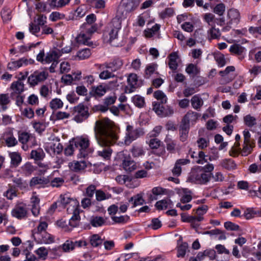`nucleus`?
Wrapping results in <instances>:
<instances>
[{"label": "nucleus", "mask_w": 261, "mask_h": 261, "mask_svg": "<svg viewBox=\"0 0 261 261\" xmlns=\"http://www.w3.org/2000/svg\"><path fill=\"white\" fill-rule=\"evenodd\" d=\"M178 58V56L176 53L173 52L170 54L169 56V62H168V65L169 68L175 71L176 70L178 64L177 63V59Z\"/></svg>", "instance_id": "obj_30"}, {"label": "nucleus", "mask_w": 261, "mask_h": 261, "mask_svg": "<svg viewBox=\"0 0 261 261\" xmlns=\"http://www.w3.org/2000/svg\"><path fill=\"white\" fill-rule=\"evenodd\" d=\"M199 71L200 70L198 67L192 63L189 64L186 68V72L193 76L197 75L199 72Z\"/></svg>", "instance_id": "obj_47"}, {"label": "nucleus", "mask_w": 261, "mask_h": 261, "mask_svg": "<svg viewBox=\"0 0 261 261\" xmlns=\"http://www.w3.org/2000/svg\"><path fill=\"white\" fill-rule=\"evenodd\" d=\"M49 106L52 110H56L63 107V102L60 98H55L49 102Z\"/></svg>", "instance_id": "obj_42"}, {"label": "nucleus", "mask_w": 261, "mask_h": 261, "mask_svg": "<svg viewBox=\"0 0 261 261\" xmlns=\"http://www.w3.org/2000/svg\"><path fill=\"white\" fill-rule=\"evenodd\" d=\"M11 99L9 94H0V106L3 111L7 109V105L10 103Z\"/></svg>", "instance_id": "obj_34"}, {"label": "nucleus", "mask_w": 261, "mask_h": 261, "mask_svg": "<svg viewBox=\"0 0 261 261\" xmlns=\"http://www.w3.org/2000/svg\"><path fill=\"white\" fill-rule=\"evenodd\" d=\"M254 147V142H249L245 143L244 142L243 149L241 150V154L243 156H247L250 154Z\"/></svg>", "instance_id": "obj_40"}, {"label": "nucleus", "mask_w": 261, "mask_h": 261, "mask_svg": "<svg viewBox=\"0 0 261 261\" xmlns=\"http://www.w3.org/2000/svg\"><path fill=\"white\" fill-rule=\"evenodd\" d=\"M50 183L48 178L44 177L36 176L31 178L30 181V186L31 187H35L36 185H41L44 186Z\"/></svg>", "instance_id": "obj_26"}, {"label": "nucleus", "mask_w": 261, "mask_h": 261, "mask_svg": "<svg viewBox=\"0 0 261 261\" xmlns=\"http://www.w3.org/2000/svg\"><path fill=\"white\" fill-rule=\"evenodd\" d=\"M9 156L11 159V164L13 167H16L21 163L22 158L19 153L11 152L9 154Z\"/></svg>", "instance_id": "obj_32"}, {"label": "nucleus", "mask_w": 261, "mask_h": 261, "mask_svg": "<svg viewBox=\"0 0 261 261\" xmlns=\"http://www.w3.org/2000/svg\"><path fill=\"white\" fill-rule=\"evenodd\" d=\"M160 25L155 24L151 29H148L145 31V36L147 37H151L155 34L160 30Z\"/></svg>", "instance_id": "obj_56"}, {"label": "nucleus", "mask_w": 261, "mask_h": 261, "mask_svg": "<svg viewBox=\"0 0 261 261\" xmlns=\"http://www.w3.org/2000/svg\"><path fill=\"white\" fill-rule=\"evenodd\" d=\"M91 50L89 48H85L77 52V57L80 60H85L91 55Z\"/></svg>", "instance_id": "obj_57"}, {"label": "nucleus", "mask_w": 261, "mask_h": 261, "mask_svg": "<svg viewBox=\"0 0 261 261\" xmlns=\"http://www.w3.org/2000/svg\"><path fill=\"white\" fill-rule=\"evenodd\" d=\"M188 249V244L187 243H184L182 244H181L178 247L177 256L178 257H184Z\"/></svg>", "instance_id": "obj_58"}, {"label": "nucleus", "mask_w": 261, "mask_h": 261, "mask_svg": "<svg viewBox=\"0 0 261 261\" xmlns=\"http://www.w3.org/2000/svg\"><path fill=\"white\" fill-rule=\"evenodd\" d=\"M18 140L22 144H31V147L36 144L35 137L31 134L25 132L18 133Z\"/></svg>", "instance_id": "obj_16"}, {"label": "nucleus", "mask_w": 261, "mask_h": 261, "mask_svg": "<svg viewBox=\"0 0 261 261\" xmlns=\"http://www.w3.org/2000/svg\"><path fill=\"white\" fill-rule=\"evenodd\" d=\"M96 186L91 184L86 188L84 195L86 197L92 198L94 194H96V191H97L96 190Z\"/></svg>", "instance_id": "obj_50"}, {"label": "nucleus", "mask_w": 261, "mask_h": 261, "mask_svg": "<svg viewBox=\"0 0 261 261\" xmlns=\"http://www.w3.org/2000/svg\"><path fill=\"white\" fill-rule=\"evenodd\" d=\"M227 17L229 19V24L238 23L239 21L240 13L234 9H231L227 12Z\"/></svg>", "instance_id": "obj_27"}, {"label": "nucleus", "mask_w": 261, "mask_h": 261, "mask_svg": "<svg viewBox=\"0 0 261 261\" xmlns=\"http://www.w3.org/2000/svg\"><path fill=\"white\" fill-rule=\"evenodd\" d=\"M51 117L55 120H63L68 118L70 117V114L65 112L58 111L53 114Z\"/></svg>", "instance_id": "obj_59"}, {"label": "nucleus", "mask_w": 261, "mask_h": 261, "mask_svg": "<svg viewBox=\"0 0 261 261\" xmlns=\"http://www.w3.org/2000/svg\"><path fill=\"white\" fill-rule=\"evenodd\" d=\"M48 76V73L45 70H36L28 77V82L31 86H35L44 81Z\"/></svg>", "instance_id": "obj_8"}, {"label": "nucleus", "mask_w": 261, "mask_h": 261, "mask_svg": "<svg viewBox=\"0 0 261 261\" xmlns=\"http://www.w3.org/2000/svg\"><path fill=\"white\" fill-rule=\"evenodd\" d=\"M90 244L93 247H97L102 243V240L98 234H93L90 238Z\"/></svg>", "instance_id": "obj_62"}, {"label": "nucleus", "mask_w": 261, "mask_h": 261, "mask_svg": "<svg viewBox=\"0 0 261 261\" xmlns=\"http://www.w3.org/2000/svg\"><path fill=\"white\" fill-rule=\"evenodd\" d=\"M118 157L122 161V166L125 171L131 172L136 169V164L131 159L127 151L120 152L118 153Z\"/></svg>", "instance_id": "obj_9"}, {"label": "nucleus", "mask_w": 261, "mask_h": 261, "mask_svg": "<svg viewBox=\"0 0 261 261\" xmlns=\"http://www.w3.org/2000/svg\"><path fill=\"white\" fill-rule=\"evenodd\" d=\"M60 199L58 201L63 206L69 205L67 211L69 214H72V216L69 220V225L72 227H75L79 225L81 217L80 213L79 202L75 199L69 198L67 195H61Z\"/></svg>", "instance_id": "obj_2"}, {"label": "nucleus", "mask_w": 261, "mask_h": 261, "mask_svg": "<svg viewBox=\"0 0 261 261\" xmlns=\"http://www.w3.org/2000/svg\"><path fill=\"white\" fill-rule=\"evenodd\" d=\"M35 240L39 243L50 244L54 242L55 238L46 231H43L41 233H33Z\"/></svg>", "instance_id": "obj_14"}, {"label": "nucleus", "mask_w": 261, "mask_h": 261, "mask_svg": "<svg viewBox=\"0 0 261 261\" xmlns=\"http://www.w3.org/2000/svg\"><path fill=\"white\" fill-rule=\"evenodd\" d=\"M158 65L155 63H151L147 65L145 70V77L149 79L156 69Z\"/></svg>", "instance_id": "obj_44"}, {"label": "nucleus", "mask_w": 261, "mask_h": 261, "mask_svg": "<svg viewBox=\"0 0 261 261\" xmlns=\"http://www.w3.org/2000/svg\"><path fill=\"white\" fill-rule=\"evenodd\" d=\"M27 214V207L24 204H20L16 205L12 211V215L18 219L26 218Z\"/></svg>", "instance_id": "obj_17"}, {"label": "nucleus", "mask_w": 261, "mask_h": 261, "mask_svg": "<svg viewBox=\"0 0 261 261\" xmlns=\"http://www.w3.org/2000/svg\"><path fill=\"white\" fill-rule=\"evenodd\" d=\"M70 169L74 172H78L84 170L87 167V164L85 161H73L69 164Z\"/></svg>", "instance_id": "obj_28"}, {"label": "nucleus", "mask_w": 261, "mask_h": 261, "mask_svg": "<svg viewBox=\"0 0 261 261\" xmlns=\"http://www.w3.org/2000/svg\"><path fill=\"white\" fill-rule=\"evenodd\" d=\"M123 64V61L121 59L117 58L113 60L110 62H106L104 63L102 66L103 68L109 69L113 72H115L121 69Z\"/></svg>", "instance_id": "obj_20"}, {"label": "nucleus", "mask_w": 261, "mask_h": 261, "mask_svg": "<svg viewBox=\"0 0 261 261\" xmlns=\"http://www.w3.org/2000/svg\"><path fill=\"white\" fill-rule=\"evenodd\" d=\"M94 132L98 144L102 147L97 151V155L104 160H110L112 153L110 146L117 140L116 134L107 124L100 121L95 122Z\"/></svg>", "instance_id": "obj_1"}, {"label": "nucleus", "mask_w": 261, "mask_h": 261, "mask_svg": "<svg viewBox=\"0 0 261 261\" xmlns=\"http://www.w3.org/2000/svg\"><path fill=\"white\" fill-rule=\"evenodd\" d=\"M198 116L199 114L197 113L189 111L182 119L190 124V122H195L198 119Z\"/></svg>", "instance_id": "obj_35"}, {"label": "nucleus", "mask_w": 261, "mask_h": 261, "mask_svg": "<svg viewBox=\"0 0 261 261\" xmlns=\"http://www.w3.org/2000/svg\"><path fill=\"white\" fill-rule=\"evenodd\" d=\"M128 202H133V207H136L138 205L143 204L144 203V200L143 199L142 196L141 194H138L130 197L128 200Z\"/></svg>", "instance_id": "obj_38"}, {"label": "nucleus", "mask_w": 261, "mask_h": 261, "mask_svg": "<svg viewBox=\"0 0 261 261\" xmlns=\"http://www.w3.org/2000/svg\"><path fill=\"white\" fill-rule=\"evenodd\" d=\"M143 135V132L140 129L135 128L133 126L128 125L126 128L124 143L126 145H129Z\"/></svg>", "instance_id": "obj_6"}, {"label": "nucleus", "mask_w": 261, "mask_h": 261, "mask_svg": "<svg viewBox=\"0 0 261 261\" xmlns=\"http://www.w3.org/2000/svg\"><path fill=\"white\" fill-rule=\"evenodd\" d=\"M154 97L159 100L161 101L162 103H165L167 102V98L166 95L160 90H158L153 93Z\"/></svg>", "instance_id": "obj_60"}, {"label": "nucleus", "mask_w": 261, "mask_h": 261, "mask_svg": "<svg viewBox=\"0 0 261 261\" xmlns=\"http://www.w3.org/2000/svg\"><path fill=\"white\" fill-rule=\"evenodd\" d=\"M127 86L125 88V92L131 93L141 86V83L138 80L135 73H130L127 78Z\"/></svg>", "instance_id": "obj_12"}, {"label": "nucleus", "mask_w": 261, "mask_h": 261, "mask_svg": "<svg viewBox=\"0 0 261 261\" xmlns=\"http://www.w3.org/2000/svg\"><path fill=\"white\" fill-rule=\"evenodd\" d=\"M87 243L84 240L74 241L72 239L66 240L64 244L59 246L64 252H68L73 250L76 247L86 246Z\"/></svg>", "instance_id": "obj_10"}, {"label": "nucleus", "mask_w": 261, "mask_h": 261, "mask_svg": "<svg viewBox=\"0 0 261 261\" xmlns=\"http://www.w3.org/2000/svg\"><path fill=\"white\" fill-rule=\"evenodd\" d=\"M86 22L83 24L82 27L86 30L91 32H95L97 30V26L94 23L96 20V16L94 14L88 15L86 17Z\"/></svg>", "instance_id": "obj_19"}, {"label": "nucleus", "mask_w": 261, "mask_h": 261, "mask_svg": "<svg viewBox=\"0 0 261 261\" xmlns=\"http://www.w3.org/2000/svg\"><path fill=\"white\" fill-rule=\"evenodd\" d=\"M61 57L60 49L55 48L47 53L45 57V63H50L53 62L58 61Z\"/></svg>", "instance_id": "obj_22"}, {"label": "nucleus", "mask_w": 261, "mask_h": 261, "mask_svg": "<svg viewBox=\"0 0 261 261\" xmlns=\"http://www.w3.org/2000/svg\"><path fill=\"white\" fill-rule=\"evenodd\" d=\"M34 60L31 59L22 58L16 61H11L8 64V68L11 70H15L21 67L27 66L29 64H33Z\"/></svg>", "instance_id": "obj_15"}, {"label": "nucleus", "mask_w": 261, "mask_h": 261, "mask_svg": "<svg viewBox=\"0 0 261 261\" xmlns=\"http://www.w3.org/2000/svg\"><path fill=\"white\" fill-rule=\"evenodd\" d=\"M96 199L98 201H101L106 199H108L111 197V195L109 193H105L101 190H98L96 191Z\"/></svg>", "instance_id": "obj_46"}, {"label": "nucleus", "mask_w": 261, "mask_h": 261, "mask_svg": "<svg viewBox=\"0 0 261 261\" xmlns=\"http://www.w3.org/2000/svg\"><path fill=\"white\" fill-rule=\"evenodd\" d=\"M90 222L92 226L94 227H99L105 223L106 221L103 218L101 217L96 216L93 217Z\"/></svg>", "instance_id": "obj_54"}, {"label": "nucleus", "mask_w": 261, "mask_h": 261, "mask_svg": "<svg viewBox=\"0 0 261 261\" xmlns=\"http://www.w3.org/2000/svg\"><path fill=\"white\" fill-rule=\"evenodd\" d=\"M235 67L233 66H227L224 70L219 71V74L226 80V83H229L232 80V77L229 78V74L230 72H233Z\"/></svg>", "instance_id": "obj_33"}, {"label": "nucleus", "mask_w": 261, "mask_h": 261, "mask_svg": "<svg viewBox=\"0 0 261 261\" xmlns=\"http://www.w3.org/2000/svg\"><path fill=\"white\" fill-rule=\"evenodd\" d=\"M140 0H123L121 7L117 11V16L120 18H125L127 13L134 11L138 7Z\"/></svg>", "instance_id": "obj_5"}, {"label": "nucleus", "mask_w": 261, "mask_h": 261, "mask_svg": "<svg viewBox=\"0 0 261 261\" xmlns=\"http://www.w3.org/2000/svg\"><path fill=\"white\" fill-rule=\"evenodd\" d=\"M40 198L36 192H33L31 198V207L32 214L35 216H38L40 214Z\"/></svg>", "instance_id": "obj_18"}, {"label": "nucleus", "mask_w": 261, "mask_h": 261, "mask_svg": "<svg viewBox=\"0 0 261 261\" xmlns=\"http://www.w3.org/2000/svg\"><path fill=\"white\" fill-rule=\"evenodd\" d=\"M3 195L8 199L12 200L17 196L16 187L10 184L8 185V188L7 190L4 193Z\"/></svg>", "instance_id": "obj_31"}, {"label": "nucleus", "mask_w": 261, "mask_h": 261, "mask_svg": "<svg viewBox=\"0 0 261 261\" xmlns=\"http://www.w3.org/2000/svg\"><path fill=\"white\" fill-rule=\"evenodd\" d=\"M165 142L166 144L167 150L170 151L172 153L175 152L177 145V142L175 140H173L169 138H166Z\"/></svg>", "instance_id": "obj_43"}, {"label": "nucleus", "mask_w": 261, "mask_h": 261, "mask_svg": "<svg viewBox=\"0 0 261 261\" xmlns=\"http://www.w3.org/2000/svg\"><path fill=\"white\" fill-rule=\"evenodd\" d=\"M162 104L163 103L161 102L160 103L159 102L155 101L152 103L153 111L158 115L161 117L162 115H163V111H164V108L163 107Z\"/></svg>", "instance_id": "obj_51"}, {"label": "nucleus", "mask_w": 261, "mask_h": 261, "mask_svg": "<svg viewBox=\"0 0 261 261\" xmlns=\"http://www.w3.org/2000/svg\"><path fill=\"white\" fill-rule=\"evenodd\" d=\"M21 170L25 175H30L35 170V168L32 163L27 162L21 167Z\"/></svg>", "instance_id": "obj_39"}, {"label": "nucleus", "mask_w": 261, "mask_h": 261, "mask_svg": "<svg viewBox=\"0 0 261 261\" xmlns=\"http://www.w3.org/2000/svg\"><path fill=\"white\" fill-rule=\"evenodd\" d=\"M12 181L16 185L17 187L20 190H25L28 187V184L26 180H23L21 177H14L12 179Z\"/></svg>", "instance_id": "obj_36"}, {"label": "nucleus", "mask_w": 261, "mask_h": 261, "mask_svg": "<svg viewBox=\"0 0 261 261\" xmlns=\"http://www.w3.org/2000/svg\"><path fill=\"white\" fill-rule=\"evenodd\" d=\"M192 107L196 110H199L203 105V101L199 95H195L191 99Z\"/></svg>", "instance_id": "obj_29"}, {"label": "nucleus", "mask_w": 261, "mask_h": 261, "mask_svg": "<svg viewBox=\"0 0 261 261\" xmlns=\"http://www.w3.org/2000/svg\"><path fill=\"white\" fill-rule=\"evenodd\" d=\"M80 30V33L75 38L76 42L79 44L90 46L92 44L90 41L91 37L94 32L87 31L82 26Z\"/></svg>", "instance_id": "obj_13"}, {"label": "nucleus", "mask_w": 261, "mask_h": 261, "mask_svg": "<svg viewBox=\"0 0 261 261\" xmlns=\"http://www.w3.org/2000/svg\"><path fill=\"white\" fill-rule=\"evenodd\" d=\"M170 200H162L159 201L155 203V207L159 210L163 209H166L168 207L169 203L170 202Z\"/></svg>", "instance_id": "obj_63"}, {"label": "nucleus", "mask_w": 261, "mask_h": 261, "mask_svg": "<svg viewBox=\"0 0 261 261\" xmlns=\"http://www.w3.org/2000/svg\"><path fill=\"white\" fill-rule=\"evenodd\" d=\"M244 121L246 125L248 127H252L256 124V118L251 116L247 115L244 117Z\"/></svg>", "instance_id": "obj_49"}, {"label": "nucleus", "mask_w": 261, "mask_h": 261, "mask_svg": "<svg viewBox=\"0 0 261 261\" xmlns=\"http://www.w3.org/2000/svg\"><path fill=\"white\" fill-rule=\"evenodd\" d=\"M248 170L252 173L261 172V163H253L251 164L249 167Z\"/></svg>", "instance_id": "obj_64"}, {"label": "nucleus", "mask_w": 261, "mask_h": 261, "mask_svg": "<svg viewBox=\"0 0 261 261\" xmlns=\"http://www.w3.org/2000/svg\"><path fill=\"white\" fill-rule=\"evenodd\" d=\"M24 85L21 80L14 82L11 84L10 88L12 90L11 96L13 97L15 95H21L24 91Z\"/></svg>", "instance_id": "obj_21"}, {"label": "nucleus", "mask_w": 261, "mask_h": 261, "mask_svg": "<svg viewBox=\"0 0 261 261\" xmlns=\"http://www.w3.org/2000/svg\"><path fill=\"white\" fill-rule=\"evenodd\" d=\"M245 48L238 44H234L230 46L229 51L234 55L241 56L245 51Z\"/></svg>", "instance_id": "obj_37"}, {"label": "nucleus", "mask_w": 261, "mask_h": 261, "mask_svg": "<svg viewBox=\"0 0 261 261\" xmlns=\"http://www.w3.org/2000/svg\"><path fill=\"white\" fill-rule=\"evenodd\" d=\"M11 9L7 7H4L1 11L2 18L4 21H7L11 20Z\"/></svg>", "instance_id": "obj_48"}, {"label": "nucleus", "mask_w": 261, "mask_h": 261, "mask_svg": "<svg viewBox=\"0 0 261 261\" xmlns=\"http://www.w3.org/2000/svg\"><path fill=\"white\" fill-rule=\"evenodd\" d=\"M221 165L222 167L229 170L234 169L236 166L234 161L231 159H225L222 160Z\"/></svg>", "instance_id": "obj_45"}, {"label": "nucleus", "mask_w": 261, "mask_h": 261, "mask_svg": "<svg viewBox=\"0 0 261 261\" xmlns=\"http://www.w3.org/2000/svg\"><path fill=\"white\" fill-rule=\"evenodd\" d=\"M132 101L134 105L139 108H142L145 105V100L144 97L136 95L132 98Z\"/></svg>", "instance_id": "obj_53"}, {"label": "nucleus", "mask_w": 261, "mask_h": 261, "mask_svg": "<svg viewBox=\"0 0 261 261\" xmlns=\"http://www.w3.org/2000/svg\"><path fill=\"white\" fill-rule=\"evenodd\" d=\"M208 34L210 36L211 39H217L219 38L221 36V33L219 29H216L215 27H212L208 31Z\"/></svg>", "instance_id": "obj_61"}, {"label": "nucleus", "mask_w": 261, "mask_h": 261, "mask_svg": "<svg viewBox=\"0 0 261 261\" xmlns=\"http://www.w3.org/2000/svg\"><path fill=\"white\" fill-rule=\"evenodd\" d=\"M44 153L41 149L33 150L31 152V158L33 159L35 161L41 160L44 158Z\"/></svg>", "instance_id": "obj_41"}, {"label": "nucleus", "mask_w": 261, "mask_h": 261, "mask_svg": "<svg viewBox=\"0 0 261 261\" xmlns=\"http://www.w3.org/2000/svg\"><path fill=\"white\" fill-rule=\"evenodd\" d=\"M109 41L111 43L118 37V33L121 28V23L118 18H114L109 23Z\"/></svg>", "instance_id": "obj_11"}, {"label": "nucleus", "mask_w": 261, "mask_h": 261, "mask_svg": "<svg viewBox=\"0 0 261 261\" xmlns=\"http://www.w3.org/2000/svg\"><path fill=\"white\" fill-rule=\"evenodd\" d=\"M214 58L220 67L224 66L227 63V61L225 59L224 55L222 54H217L215 55Z\"/></svg>", "instance_id": "obj_52"}, {"label": "nucleus", "mask_w": 261, "mask_h": 261, "mask_svg": "<svg viewBox=\"0 0 261 261\" xmlns=\"http://www.w3.org/2000/svg\"><path fill=\"white\" fill-rule=\"evenodd\" d=\"M51 155L60 154L63 150V146L60 143H51L45 149Z\"/></svg>", "instance_id": "obj_24"}, {"label": "nucleus", "mask_w": 261, "mask_h": 261, "mask_svg": "<svg viewBox=\"0 0 261 261\" xmlns=\"http://www.w3.org/2000/svg\"><path fill=\"white\" fill-rule=\"evenodd\" d=\"M3 140L6 145L9 147L15 146L18 143L17 140L14 136L12 132H5L3 135Z\"/></svg>", "instance_id": "obj_23"}, {"label": "nucleus", "mask_w": 261, "mask_h": 261, "mask_svg": "<svg viewBox=\"0 0 261 261\" xmlns=\"http://www.w3.org/2000/svg\"><path fill=\"white\" fill-rule=\"evenodd\" d=\"M212 178L208 172L205 173L200 169L193 170L190 173L189 180L196 184L205 185Z\"/></svg>", "instance_id": "obj_4"}, {"label": "nucleus", "mask_w": 261, "mask_h": 261, "mask_svg": "<svg viewBox=\"0 0 261 261\" xmlns=\"http://www.w3.org/2000/svg\"><path fill=\"white\" fill-rule=\"evenodd\" d=\"M73 114L74 115V121L77 123L84 121L89 115L88 108L82 103H80L74 107Z\"/></svg>", "instance_id": "obj_7"}, {"label": "nucleus", "mask_w": 261, "mask_h": 261, "mask_svg": "<svg viewBox=\"0 0 261 261\" xmlns=\"http://www.w3.org/2000/svg\"><path fill=\"white\" fill-rule=\"evenodd\" d=\"M108 90V88L102 85L92 87L90 94L95 97H100L103 96Z\"/></svg>", "instance_id": "obj_25"}, {"label": "nucleus", "mask_w": 261, "mask_h": 261, "mask_svg": "<svg viewBox=\"0 0 261 261\" xmlns=\"http://www.w3.org/2000/svg\"><path fill=\"white\" fill-rule=\"evenodd\" d=\"M73 143L79 153V158H85L88 153V149L90 145V141L87 137L81 136L75 138Z\"/></svg>", "instance_id": "obj_3"}, {"label": "nucleus", "mask_w": 261, "mask_h": 261, "mask_svg": "<svg viewBox=\"0 0 261 261\" xmlns=\"http://www.w3.org/2000/svg\"><path fill=\"white\" fill-rule=\"evenodd\" d=\"M116 75L113 72L109 69H107L101 72L99 75V77L102 80H107L110 78L115 77Z\"/></svg>", "instance_id": "obj_55"}]
</instances>
